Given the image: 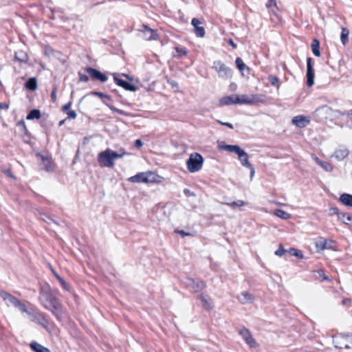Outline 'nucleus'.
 I'll list each match as a JSON object with an SVG mask.
<instances>
[{"instance_id":"1","label":"nucleus","mask_w":352,"mask_h":352,"mask_svg":"<svg viewBox=\"0 0 352 352\" xmlns=\"http://www.w3.org/2000/svg\"><path fill=\"white\" fill-rule=\"evenodd\" d=\"M38 299L41 305L46 309L51 311L58 320L61 319L62 304L57 298L55 292L51 289L48 284L45 283L41 285Z\"/></svg>"},{"instance_id":"2","label":"nucleus","mask_w":352,"mask_h":352,"mask_svg":"<svg viewBox=\"0 0 352 352\" xmlns=\"http://www.w3.org/2000/svg\"><path fill=\"white\" fill-rule=\"evenodd\" d=\"M124 153L118 154L116 152L107 148L98 154V162L102 167H113L114 166L113 160L121 158Z\"/></svg>"},{"instance_id":"3","label":"nucleus","mask_w":352,"mask_h":352,"mask_svg":"<svg viewBox=\"0 0 352 352\" xmlns=\"http://www.w3.org/2000/svg\"><path fill=\"white\" fill-rule=\"evenodd\" d=\"M0 296L3 298L7 306H13L18 308L21 312H27L26 306L12 294L6 291H0Z\"/></svg>"},{"instance_id":"4","label":"nucleus","mask_w":352,"mask_h":352,"mask_svg":"<svg viewBox=\"0 0 352 352\" xmlns=\"http://www.w3.org/2000/svg\"><path fill=\"white\" fill-rule=\"evenodd\" d=\"M204 163L203 157L198 153H191L186 162L188 170L190 173H195L201 170Z\"/></svg>"},{"instance_id":"5","label":"nucleus","mask_w":352,"mask_h":352,"mask_svg":"<svg viewBox=\"0 0 352 352\" xmlns=\"http://www.w3.org/2000/svg\"><path fill=\"white\" fill-rule=\"evenodd\" d=\"M212 68L216 71L218 76L222 79L228 80L232 78V69L221 60H214Z\"/></svg>"},{"instance_id":"6","label":"nucleus","mask_w":352,"mask_h":352,"mask_svg":"<svg viewBox=\"0 0 352 352\" xmlns=\"http://www.w3.org/2000/svg\"><path fill=\"white\" fill-rule=\"evenodd\" d=\"M32 322H36L43 327L47 331H49V322L44 316L43 314L37 310L30 311L27 309L25 312Z\"/></svg>"},{"instance_id":"7","label":"nucleus","mask_w":352,"mask_h":352,"mask_svg":"<svg viewBox=\"0 0 352 352\" xmlns=\"http://www.w3.org/2000/svg\"><path fill=\"white\" fill-rule=\"evenodd\" d=\"M129 181L133 183H153L156 182V175L153 172H142L129 177Z\"/></svg>"},{"instance_id":"8","label":"nucleus","mask_w":352,"mask_h":352,"mask_svg":"<svg viewBox=\"0 0 352 352\" xmlns=\"http://www.w3.org/2000/svg\"><path fill=\"white\" fill-rule=\"evenodd\" d=\"M266 101L265 96L263 94L240 95V102L243 104H255L264 103Z\"/></svg>"},{"instance_id":"9","label":"nucleus","mask_w":352,"mask_h":352,"mask_svg":"<svg viewBox=\"0 0 352 352\" xmlns=\"http://www.w3.org/2000/svg\"><path fill=\"white\" fill-rule=\"evenodd\" d=\"M333 342L336 348L346 349H351L352 334L338 336L334 338Z\"/></svg>"},{"instance_id":"10","label":"nucleus","mask_w":352,"mask_h":352,"mask_svg":"<svg viewBox=\"0 0 352 352\" xmlns=\"http://www.w3.org/2000/svg\"><path fill=\"white\" fill-rule=\"evenodd\" d=\"M184 283L187 287L194 292L201 291L206 287V284L204 281L190 278H186Z\"/></svg>"},{"instance_id":"11","label":"nucleus","mask_w":352,"mask_h":352,"mask_svg":"<svg viewBox=\"0 0 352 352\" xmlns=\"http://www.w3.org/2000/svg\"><path fill=\"white\" fill-rule=\"evenodd\" d=\"M239 333L243 339L245 340L246 344L249 345L250 347L256 348L258 346L257 342L253 338L249 329L246 328H243L239 331Z\"/></svg>"},{"instance_id":"12","label":"nucleus","mask_w":352,"mask_h":352,"mask_svg":"<svg viewBox=\"0 0 352 352\" xmlns=\"http://www.w3.org/2000/svg\"><path fill=\"white\" fill-rule=\"evenodd\" d=\"M266 7L271 15L272 21L275 23L280 21V17L276 13V10H278L276 0H269L266 3Z\"/></svg>"},{"instance_id":"13","label":"nucleus","mask_w":352,"mask_h":352,"mask_svg":"<svg viewBox=\"0 0 352 352\" xmlns=\"http://www.w3.org/2000/svg\"><path fill=\"white\" fill-rule=\"evenodd\" d=\"M85 70L94 80H98L102 82H105L108 80L107 76L104 74L94 68L89 67H87Z\"/></svg>"},{"instance_id":"14","label":"nucleus","mask_w":352,"mask_h":352,"mask_svg":"<svg viewBox=\"0 0 352 352\" xmlns=\"http://www.w3.org/2000/svg\"><path fill=\"white\" fill-rule=\"evenodd\" d=\"M307 85L311 87L314 83V71L312 65V59L309 57L307 58Z\"/></svg>"},{"instance_id":"15","label":"nucleus","mask_w":352,"mask_h":352,"mask_svg":"<svg viewBox=\"0 0 352 352\" xmlns=\"http://www.w3.org/2000/svg\"><path fill=\"white\" fill-rule=\"evenodd\" d=\"M113 79L117 85L123 87L127 91H135L138 89L135 85H131L129 82L119 78L116 76H114Z\"/></svg>"},{"instance_id":"16","label":"nucleus","mask_w":352,"mask_h":352,"mask_svg":"<svg viewBox=\"0 0 352 352\" xmlns=\"http://www.w3.org/2000/svg\"><path fill=\"white\" fill-rule=\"evenodd\" d=\"M309 122V119L303 116H297L292 119V123L300 128L305 127Z\"/></svg>"},{"instance_id":"17","label":"nucleus","mask_w":352,"mask_h":352,"mask_svg":"<svg viewBox=\"0 0 352 352\" xmlns=\"http://www.w3.org/2000/svg\"><path fill=\"white\" fill-rule=\"evenodd\" d=\"M219 148L221 150L227 151L228 152L234 153L236 155H238V153H239L240 151L242 150L237 145H228V144H226L223 142H221L219 144Z\"/></svg>"},{"instance_id":"18","label":"nucleus","mask_w":352,"mask_h":352,"mask_svg":"<svg viewBox=\"0 0 352 352\" xmlns=\"http://www.w3.org/2000/svg\"><path fill=\"white\" fill-rule=\"evenodd\" d=\"M192 25L195 28V33L199 37H204L205 35V30L203 27H200L201 22L199 19L194 18L191 21Z\"/></svg>"},{"instance_id":"19","label":"nucleus","mask_w":352,"mask_h":352,"mask_svg":"<svg viewBox=\"0 0 352 352\" xmlns=\"http://www.w3.org/2000/svg\"><path fill=\"white\" fill-rule=\"evenodd\" d=\"M144 30H143V38L146 41H151V40H156L157 38V35L155 33V32L148 28L147 26H144Z\"/></svg>"},{"instance_id":"20","label":"nucleus","mask_w":352,"mask_h":352,"mask_svg":"<svg viewBox=\"0 0 352 352\" xmlns=\"http://www.w3.org/2000/svg\"><path fill=\"white\" fill-rule=\"evenodd\" d=\"M349 155V151L347 148L343 146H340L337 148L333 155H332V157H335L338 160H342Z\"/></svg>"},{"instance_id":"21","label":"nucleus","mask_w":352,"mask_h":352,"mask_svg":"<svg viewBox=\"0 0 352 352\" xmlns=\"http://www.w3.org/2000/svg\"><path fill=\"white\" fill-rule=\"evenodd\" d=\"M331 112V108L327 105H323L319 108H318L314 114L316 116L318 117L320 119H323L326 117L327 115L329 114Z\"/></svg>"},{"instance_id":"22","label":"nucleus","mask_w":352,"mask_h":352,"mask_svg":"<svg viewBox=\"0 0 352 352\" xmlns=\"http://www.w3.org/2000/svg\"><path fill=\"white\" fill-rule=\"evenodd\" d=\"M237 155L242 166L248 168L252 165L249 162L248 153L245 152L243 149L240 151L239 153H238Z\"/></svg>"},{"instance_id":"23","label":"nucleus","mask_w":352,"mask_h":352,"mask_svg":"<svg viewBox=\"0 0 352 352\" xmlns=\"http://www.w3.org/2000/svg\"><path fill=\"white\" fill-rule=\"evenodd\" d=\"M253 296L249 292H245L239 296L238 299L242 304L251 302L253 300Z\"/></svg>"},{"instance_id":"24","label":"nucleus","mask_w":352,"mask_h":352,"mask_svg":"<svg viewBox=\"0 0 352 352\" xmlns=\"http://www.w3.org/2000/svg\"><path fill=\"white\" fill-rule=\"evenodd\" d=\"M30 346L34 352H50L47 348L42 346L36 342H31Z\"/></svg>"},{"instance_id":"25","label":"nucleus","mask_w":352,"mask_h":352,"mask_svg":"<svg viewBox=\"0 0 352 352\" xmlns=\"http://www.w3.org/2000/svg\"><path fill=\"white\" fill-rule=\"evenodd\" d=\"M316 247L318 251H322L325 249H331V246L328 245L327 241L324 239H320L316 242Z\"/></svg>"},{"instance_id":"26","label":"nucleus","mask_w":352,"mask_h":352,"mask_svg":"<svg viewBox=\"0 0 352 352\" xmlns=\"http://www.w3.org/2000/svg\"><path fill=\"white\" fill-rule=\"evenodd\" d=\"M340 201L345 206L352 207V195L344 193L340 197Z\"/></svg>"},{"instance_id":"27","label":"nucleus","mask_w":352,"mask_h":352,"mask_svg":"<svg viewBox=\"0 0 352 352\" xmlns=\"http://www.w3.org/2000/svg\"><path fill=\"white\" fill-rule=\"evenodd\" d=\"M311 47L313 54L316 56L319 57L320 56L319 41L317 39H314L311 42Z\"/></svg>"},{"instance_id":"28","label":"nucleus","mask_w":352,"mask_h":352,"mask_svg":"<svg viewBox=\"0 0 352 352\" xmlns=\"http://www.w3.org/2000/svg\"><path fill=\"white\" fill-rule=\"evenodd\" d=\"M14 58L19 62H26L28 60V55L23 50H19L15 52Z\"/></svg>"},{"instance_id":"29","label":"nucleus","mask_w":352,"mask_h":352,"mask_svg":"<svg viewBox=\"0 0 352 352\" xmlns=\"http://www.w3.org/2000/svg\"><path fill=\"white\" fill-rule=\"evenodd\" d=\"M25 87L32 91L36 90L37 88V80L36 78H30L25 82Z\"/></svg>"},{"instance_id":"30","label":"nucleus","mask_w":352,"mask_h":352,"mask_svg":"<svg viewBox=\"0 0 352 352\" xmlns=\"http://www.w3.org/2000/svg\"><path fill=\"white\" fill-rule=\"evenodd\" d=\"M274 214L276 217H279V218H280L282 219H285V220L289 219L290 218V217H291L290 214H289L287 212H285V211H284L283 210H280V209L275 210L274 212Z\"/></svg>"},{"instance_id":"31","label":"nucleus","mask_w":352,"mask_h":352,"mask_svg":"<svg viewBox=\"0 0 352 352\" xmlns=\"http://www.w3.org/2000/svg\"><path fill=\"white\" fill-rule=\"evenodd\" d=\"M338 219L345 224H349L352 221V216L348 213L340 212Z\"/></svg>"},{"instance_id":"32","label":"nucleus","mask_w":352,"mask_h":352,"mask_svg":"<svg viewBox=\"0 0 352 352\" xmlns=\"http://www.w3.org/2000/svg\"><path fill=\"white\" fill-rule=\"evenodd\" d=\"M199 298L201 300L203 305L206 309L212 308L211 303H210V298L208 296L201 294L199 296Z\"/></svg>"},{"instance_id":"33","label":"nucleus","mask_w":352,"mask_h":352,"mask_svg":"<svg viewBox=\"0 0 352 352\" xmlns=\"http://www.w3.org/2000/svg\"><path fill=\"white\" fill-rule=\"evenodd\" d=\"M41 118V111L38 109H32L27 116V120L38 119Z\"/></svg>"},{"instance_id":"34","label":"nucleus","mask_w":352,"mask_h":352,"mask_svg":"<svg viewBox=\"0 0 352 352\" xmlns=\"http://www.w3.org/2000/svg\"><path fill=\"white\" fill-rule=\"evenodd\" d=\"M225 204L229 206L232 208L234 209L236 207H241L248 205V203L242 200H237L232 202H226Z\"/></svg>"},{"instance_id":"35","label":"nucleus","mask_w":352,"mask_h":352,"mask_svg":"<svg viewBox=\"0 0 352 352\" xmlns=\"http://www.w3.org/2000/svg\"><path fill=\"white\" fill-rule=\"evenodd\" d=\"M349 34V30L345 28H342L340 40H341V42L342 43L343 45L346 44V41L348 40Z\"/></svg>"},{"instance_id":"36","label":"nucleus","mask_w":352,"mask_h":352,"mask_svg":"<svg viewBox=\"0 0 352 352\" xmlns=\"http://www.w3.org/2000/svg\"><path fill=\"white\" fill-rule=\"evenodd\" d=\"M220 102L221 104H225V105L233 104L234 99L232 98V95L222 98L220 100Z\"/></svg>"},{"instance_id":"37","label":"nucleus","mask_w":352,"mask_h":352,"mask_svg":"<svg viewBox=\"0 0 352 352\" xmlns=\"http://www.w3.org/2000/svg\"><path fill=\"white\" fill-rule=\"evenodd\" d=\"M268 79H269L270 82L273 86L276 87V89H279L280 85L279 82V79L276 76L270 75V76H269Z\"/></svg>"},{"instance_id":"38","label":"nucleus","mask_w":352,"mask_h":352,"mask_svg":"<svg viewBox=\"0 0 352 352\" xmlns=\"http://www.w3.org/2000/svg\"><path fill=\"white\" fill-rule=\"evenodd\" d=\"M236 65L237 68L241 71H243L244 69L246 67V65L243 63V60L241 58H236L235 60Z\"/></svg>"},{"instance_id":"39","label":"nucleus","mask_w":352,"mask_h":352,"mask_svg":"<svg viewBox=\"0 0 352 352\" xmlns=\"http://www.w3.org/2000/svg\"><path fill=\"white\" fill-rule=\"evenodd\" d=\"M175 50L177 53V56L181 57L182 56H186L187 54V50L184 47H175Z\"/></svg>"},{"instance_id":"40","label":"nucleus","mask_w":352,"mask_h":352,"mask_svg":"<svg viewBox=\"0 0 352 352\" xmlns=\"http://www.w3.org/2000/svg\"><path fill=\"white\" fill-rule=\"evenodd\" d=\"M58 280L60 283V284L62 286V287L65 290H66V291H69V284L63 278H62L60 276H58Z\"/></svg>"},{"instance_id":"41","label":"nucleus","mask_w":352,"mask_h":352,"mask_svg":"<svg viewBox=\"0 0 352 352\" xmlns=\"http://www.w3.org/2000/svg\"><path fill=\"white\" fill-rule=\"evenodd\" d=\"M107 106L109 107V109L113 111V112H116L120 115H123V116H128V113H126L125 111L121 110V109H117L116 107H115L113 105H111V104H107Z\"/></svg>"},{"instance_id":"42","label":"nucleus","mask_w":352,"mask_h":352,"mask_svg":"<svg viewBox=\"0 0 352 352\" xmlns=\"http://www.w3.org/2000/svg\"><path fill=\"white\" fill-rule=\"evenodd\" d=\"M320 166L326 171L330 172L333 170L332 166L327 162L323 161Z\"/></svg>"},{"instance_id":"43","label":"nucleus","mask_w":352,"mask_h":352,"mask_svg":"<svg viewBox=\"0 0 352 352\" xmlns=\"http://www.w3.org/2000/svg\"><path fill=\"white\" fill-rule=\"evenodd\" d=\"M289 252L296 256V257H298L300 258H302L303 257V255H302V253L301 251L298 250H296V249H294V248H291L289 250Z\"/></svg>"},{"instance_id":"44","label":"nucleus","mask_w":352,"mask_h":352,"mask_svg":"<svg viewBox=\"0 0 352 352\" xmlns=\"http://www.w3.org/2000/svg\"><path fill=\"white\" fill-rule=\"evenodd\" d=\"M91 94L94 95V96H97L100 97L102 99L105 98V99H107V100H110L109 96L106 95V94H103L102 92L93 91V92H91Z\"/></svg>"},{"instance_id":"45","label":"nucleus","mask_w":352,"mask_h":352,"mask_svg":"<svg viewBox=\"0 0 352 352\" xmlns=\"http://www.w3.org/2000/svg\"><path fill=\"white\" fill-rule=\"evenodd\" d=\"M340 213V212H339V209L338 208H336V207H331V208H329V214L330 216L336 214L338 217Z\"/></svg>"},{"instance_id":"46","label":"nucleus","mask_w":352,"mask_h":352,"mask_svg":"<svg viewBox=\"0 0 352 352\" xmlns=\"http://www.w3.org/2000/svg\"><path fill=\"white\" fill-rule=\"evenodd\" d=\"M285 252V250L283 248V245L280 244L279 245L278 249L275 252V254L278 256H283Z\"/></svg>"},{"instance_id":"47","label":"nucleus","mask_w":352,"mask_h":352,"mask_svg":"<svg viewBox=\"0 0 352 352\" xmlns=\"http://www.w3.org/2000/svg\"><path fill=\"white\" fill-rule=\"evenodd\" d=\"M67 118L68 119H75L76 118V116H77L76 113L74 111H73V110L69 111L67 113Z\"/></svg>"},{"instance_id":"48","label":"nucleus","mask_w":352,"mask_h":352,"mask_svg":"<svg viewBox=\"0 0 352 352\" xmlns=\"http://www.w3.org/2000/svg\"><path fill=\"white\" fill-rule=\"evenodd\" d=\"M71 106L72 102H69L68 103L65 104L62 108L63 111L67 113L69 111L71 110Z\"/></svg>"},{"instance_id":"49","label":"nucleus","mask_w":352,"mask_h":352,"mask_svg":"<svg viewBox=\"0 0 352 352\" xmlns=\"http://www.w3.org/2000/svg\"><path fill=\"white\" fill-rule=\"evenodd\" d=\"M79 78L81 82H87L89 80V77L81 73H79Z\"/></svg>"},{"instance_id":"50","label":"nucleus","mask_w":352,"mask_h":352,"mask_svg":"<svg viewBox=\"0 0 352 352\" xmlns=\"http://www.w3.org/2000/svg\"><path fill=\"white\" fill-rule=\"evenodd\" d=\"M232 98L234 99V104H241L240 95L232 94Z\"/></svg>"},{"instance_id":"51","label":"nucleus","mask_w":352,"mask_h":352,"mask_svg":"<svg viewBox=\"0 0 352 352\" xmlns=\"http://www.w3.org/2000/svg\"><path fill=\"white\" fill-rule=\"evenodd\" d=\"M311 158L315 161V162L318 164L319 166L321 165V163L323 162L320 160L316 155L312 154Z\"/></svg>"},{"instance_id":"52","label":"nucleus","mask_w":352,"mask_h":352,"mask_svg":"<svg viewBox=\"0 0 352 352\" xmlns=\"http://www.w3.org/2000/svg\"><path fill=\"white\" fill-rule=\"evenodd\" d=\"M51 97H52V100L53 102H55L56 99V87H54L53 89V90L52 91Z\"/></svg>"},{"instance_id":"53","label":"nucleus","mask_w":352,"mask_h":352,"mask_svg":"<svg viewBox=\"0 0 352 352\" xmlns=\"http://www.w3.org/2000/svg\"><path fill=\"white\" fill-rule=\"evenodd\" d=\"M248 168H249L250 170V180H252L254 175H255V170L252 165L250 167H248Z\"/></svg>"},{"instance_id":"54","label":"nucleus","mask_w":352,"mask_h":352,"mask_svg":"<svg viewBox=\"0 0 352 352\" xmlns=\"http://www.w3.org/2000/svg\"><path fill=\"white\" fill-rule=\"evenodd\" d=\"M317 274L319 275L320 277H322L323 280H327V277L325 276L324 271L322 270H318L317 271Z\"/></svg>"},{"instance_id":"55","label":"nucleus","mask_w":352,"mask_h":352,"mask_svg":"<svg viewBox=\"0 0 352 352\" xmlns=\"http://www.w3.org/2000/svg\"><path fill=\"white\" fill-rule=\"evenodd\" d=\"M9 108V104L6 102H0V109L8 110Z\"/></svg>"},{"instance_id":"56","label":"nucleus","mask_w":352,"mask_h":352,"mask_svg":"<svg viewBox=\"0 0 352 352\" xmlns=\"http://www.w3.org/2000/svg\"><path fill=\"white\" fill-rule=\"evenodd\" d=\"M218 122L219 124H221V125L227 126L228 127H229L230 129H233L234 128L233 125L231 123H230V122H221V121H219V120L218 121Z\"/></svg>"},{"instance_id":"57","label":"nucleus","mask_w":352,"mask_h":352,"mask_svg":"<svg viewBox=\"0 0 352 352\" xmlns=\"http://www.w3.org/2000/svg\"><path fill=\"white\" fill-rule=\"evenodd\" d=\"M143 145V143L141 140H136L135 142V146L137 148H140Z\"/></svg>"},{"instance_id":"58","label":"nucleus","mask_w":352,"mask_h":352,"mask_svg":"<svg viewBox=\"0 0 352 352\" xmlns=\"http://www.w3.org/2000/svg\"><path fill=\"white\" fill-rule=\"evenodd\" d=\"M228 43L230 45L232 46L234 48L236 47V45L234 43V41L232 39H230L228 41Z\"/></svg>"},{"instance_id":"59","label":"nucleus","mask_w":352,"mask_h":352,"mask_svg":"<svg viewBox=\"0 0 352 352\" xmlns=\"http://www.w3.org/2000/svg\"><path fill=\"white\" fill-rule=\"evenodd\" d=\"M350 301H351V300H350V299H349V298H344V299H343V300H342V304H343V305H346V304H347L348 302H349Z\"/></svg>"},{"instance_id":"60","label":"nucleus","mask_w":352,"mask_h":352,"mask_svg":"<svg viewBox=\"0 0 352 352\" xmlns=\"http://www.w3.org/2000/svg\"><path fill=\"white\" fill-rule=\"evenodd\" d=\"M184 192L185 195H186L188 196L191 195L190 191L188 189H185Z\"/></svg>"},{"instance_id":"61","label":"nucleus","mask_w":352,"mask_h":352,"mask_svg":"<svg viewBox=\"0 0 352 352\" xmlns=\"http://www.w3.org/2000/svg\"><path fill=\"white\" fill-rule=\"evenodd\" d=\"M179 233H180L182 236H187V235H188V233L185 232H184V231H183V230L179 231Z\"/></svg>"},{"instance_id":"62","label":"nucleus","mask_w":352,"mask_h":352,"mask_svg":"<svg viewBox=\"0 0 352 352\" xmlns=\"http://www.w3.org/2000/svg\"><path fill=\"white\" fill-rule=\"evenodd\" d=\"M65 123V120H60L59 122V126H62Z\"/></svg>"},{"instance_id":"63","label":"nucleus","mask_w":352,"mask_h":352,"mask_svg":"<svg viewBox=\"0 0 352 352\" xmlns=\"http://www.w3.org/2000/svg\"><path fill=\"white\" fill-rule=\"evenodd\" d=\"M103 99H105V98H103ZM102 102L106 104L107 106V104H109L108 102H107V100H102Z\"/></svg>"},{"instance_id":"64","label":"nucleus","mask_w":352,"mask_h":352,"mask_svg":"<svg viewBox=\"0 0 352 352\" xmlns=\"http://www.w3.org/2000/svg\"><path fill=\"white\" fill-rule=\"evenodd\" d=\"M55 277L58 279V276H60L56 272L53 271Z\"/></svg>"}]
</instances>
